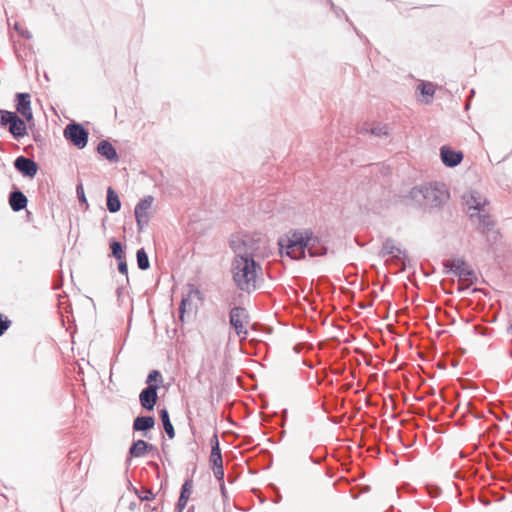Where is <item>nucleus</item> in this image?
<instances>
[{
    "label": "nucleus",
    "mask_w": 512,
    "mask_h": 512,
    "mask_svg": "<svg viewBox=\"0 0 512 512\" xmlns=\"http://www.w3.org/2000/svg\"><path fill=\"white\" fill-rule=\"evenodd\" d=\"M231 275L238 289L251 293L259 288L263 272L260 263L256 259L237 254L231 263Z\"/></svg>",
    "instance_id": "1"
},
{
    "label": "nucleus",
    "mask_w": 512,
    "mask_h": 512,
    "mask_svg": "<svg viewBox=\"0 0 512 512\" xmlns=\"http://www.w3.org/2000/svg\"><path fill=\"white\" fill-rule=\"evenodd\" d=\"M281 255H286L294 260L305 257V250H308L310 256H320L326 253V247L314 249L311 243L310 230H296L286 234L279 240Z\"/></svg>",
    "instance_id": "2"
},
{
    "label": "nucleus",
    "mask_w": 512,
    "mask_h": 512,
    "mask_svg": "<svg viewBox=\"0 0 512 512\" xmlns=\"http://www.w3.org/2000/svg\"><path fill=\"white\" fill-rule=\"evenodd\" d=\"M463 200L470 219L476 221L479 227L492 225V220L486 209L488 201L485 197L477 191H470L463 196Z\"/></svg>",
    "instance_id": "3"
},
{
    "label": "nucleus",
    "mask_w": 512,
    "mask_h": 512,
    "mask_svg": "<svg viewBox=\"0 0 512 512\" xmlns=\"http://www.w3.org/2000/svg\"><path fill=\"white\" fill-rule=\"evenodd\" d=\"M233 250L235 255L242 254L248 257L264 256L266 250V241L262 238L255 239L254 237L247 236L241 242H233Z\"/></svg>",
    "instance_id": "4"
},
{
    "label": "nucleus",
    "mask_w": 512,
    "mask_h": 512,
    "mask_svg": "<svg viewBox=\"0 0 512 512\" xmlns=\"http://www.w3.org/2000/svg\"><path fill=\"white\" fill-rule=\"evenodd\" d=\"M230 325L235 329L236 334L241 339H246L248 335L247 326L249 324V316L242 307H234L230 311Z\"/></svg>",
    "instance_id": "5"
},
{
    "label": "nucleus",
    "mask_w": 512,
    "mask_h": 512,
    "mask_svg": "<svg viewBox=\"0 0 512 512\" xmlns=\"http://www.w3.org/2000/svg\"><path fill=\"white\" fill-rule=\"evenodd\" d=\"M211 444V453L209 456V463L213 470L214 476L222 481L224 478V469H223V459L221 455V450L219 447V440L217 434H214L210 440Z\"/></svg>",
    "instance_id": "6"
},
{
    "label": "nucleus",
    "mask_w": 512,
    "mask_h": 512,
    "mask_svg": "<svg viewBox=\"0 0 512 512\" xmlns=\"http://www.w3.org/2000/svg\"><path fill=\"white\" fill-rule=\"evenodd\" d=\"M437 190L432 187H415L413 188L407 198L414 201L418 205H436Z\"/></svg>",
    "instance_id": "7"
},
{
    "label": "nucleus",
    "mask_w": 512,
    "mask_h": 512,
    "mask_svg": "<svg viewBox=\"0 0 512 512\" xmlns=\"http://www.w3.org/2000/svg\"><path fill=\"white\" fill-rule=\"evenodd\" d=\"M153 201L154 198L152 196H147L136 205L134 212L138 230H142L148 224Z\"/></svg>",
    "instance_id": "8"
},
{
    "label": "nucleus",
    "mask_w": 512,
    "mask_h": 512,
    "mask_svg": "<svg viewBox=\"0 0 512 512\" xmlns=\"http://www.w3.org/2000/svg\"><path fill=\"white\" fill-rule=\"evenodd\" d=\"M64 136L78 148H84L88 141L87 131L79 124H69L64 130Z\"/></svg>",
    "instance_id": "9"
},
{
    "label": "nucleus",
    "mask_w": 512,
    "mask_h": 512,
    "mask_svg": "<svg viewBox=\"0 0 512 512\" xmlns=\"http://www.w3.org/2000/svg\"><path fill=\"white\" fill-rule=\"evenodd\" d=\"M16 97H17V105H16L17 112L20 113L27 122L32 121L33 120V112H32V108H31L30 94L18 93L16 95Z\"/></svg>",
    "instance_id": "10"
},
{
    "label": "nucleus",
    "mask_w": 512,
    "mask_h": 512,
    "mask_svg": "<svg viewBox=\"0 0 512 512\" xmlns=\"http://www.w3.org/2000/svg\"><path fill=\"white\" fill-rule=\"evenodd\" d=\"M440 155L443 163L449 167L458 165L463 159L461 151H455L449 146H443L440 150Z\"/></svg>",
    "instance_id": "11"
},
{
    "label": "nucleus",
    "mask_w": 512,
    "mask_h": 512,
    "mask_svg": "<svg viewBox=\"0 0 512 512\" xmlns=\"http://www.w3.org/2000/svg\"><path fill=\"white\" fill-rule=\"evenodd\" d=\"M14 165L15 168L25 176L34 177L37 173V164L24 156L18 157Z\"/></svg>",
    "instance_id": "12"
},
{
    "label": "nucleus",
    "mask_w": 512,
    "mask_h": 512,
    "mask_svg": "<svg viewBox=\"0 0 512 512\" xmlns=\"http://www.w3.org/2000/svg\"><path fill=\"white\" fill-rule=\"evenodd\" d=\"M139 398L145 409L152 410L157 401V386L149 385L140 393Z\"/></svg>",
    "instance_id": "13"
},
{
    "label": "nucleus",
    "mask_w": 512,
    "mask_h": 512,
    "mask_svg": "<svg viewBox=\"0 0 512 512\" xmlns=\"http://www.w3.org/2000/svg\"><path fill=\"white\" fill-rule=\"evenodd\" d=\"M9 132L15 137V138H22L27 134V127L25 120L20 119L17 114L13 117L9 124Z\"/></svg>",
    "instance_id": "14"
},
{
    "label": "nucleus",
    "mask_w": 512,
    "mask_h": 512,
    "mask_svg": "<svg viewBox=\"0 0 512 512\" xmlns=\"http://www.w3.org/2000/svg\"><path fill=\"white\" fill-rule=\"evenodd\" d=\"M9 204L14 211H20L27 205L26 196L20 191H14L10 194Z\"/></svg>",
    "instance_id": "15"
},
{
    "label": "nucleus",
    "mask_w": 512,
    "mask_h": 512,
    "mask_svg": "<svg viewBox=\"0 0 512 512\" xmlns=\"http://www.w3.org/2000/svg\"><path fill=\"white\" fill-rule=\"evenodd\" d=\"M193 483L190 480L185 481L182 485L181 494L177 503V508L181 512L187 505L189 497L192 493Z\"/></svg>",
    "instance_id": "16"
},
{
    "label": "nucleus",
    "mask_w": 512,
    "mask_h": 512,
    "mask_svg": "<svg viewBox=\"0 0 512 512\" xmlns=\"http://www.w3.org/2000/svg\"><path fill=\"white\" fill-rule=\"evenodd\" d=\"M97 151L100 155L110 161H116L118 159L115 148L108 141H101L98 144Z\"/></svg>",
    "instance_id": "17"
},
{
    "label": "nucleus",
    "mask_w": 512,
    "mask_h": 512,
    "mask_svg": "<svg viewBox=\"0 0 512 512\" xmlns=\"http://www.w3.org/2000/svg\"><path fill=\"white\" fill-rule=\"evenodd\" d=\"M155 420L151 416L137 417L133 423V429L136 431H145L153 428Z\"/></svg>",
    "instance_id": "18"
},
{
    "label": "nucleus",
    "mask_w": 512,
    "mask_h": 512,
    "mask_svg": "<svg viewBox=\"0 0 512 512\" xmlns=\"http://www.w3.org/2000/svg\"><path fill=\"white\" fill-rule=\"evenodd\" d=\"M151 449L152 446L147 444L144 440H138L130 447L129 453L133 457H142Z\"/></svg>",
    "instance_id": "19"
},
{
    "label": "nucleus",
    "mask_w": 512,
    "mask_h": 512,
    "mask_svg": "<svg viewBox=\"0 0 512 512\" xmlns=\"http://www.w3.org/2000/svg\"><path fill=\"white\" fill-rule=\"evenodd\" d=\"M121 203L117 193L109 187L107 189V208L111 213L118 212L120 210Z\"/></svg>",
    "instance_id": "20"
},
{
    "label": "nucleus",
    "mask_w": 512,
    "mask_h": 512,
    "mask_svg": "<svg viewBox=\"0 0 512 512\" xmlns=\"http://www.w3.org/2000/svg\"><path fill=\"white\" fill-rule=\"evenodd\" d=\"M450 267L459 275L465 277L468 280L470 276L473 275V272L466 266L465 262L462 260L453 261Z\"/></svg>",
    "instance_id": "21"
},
{
    "label": "nucleus",
    "mask_w": 512,
    "mask_h": 512,
    "mask_svg": "<svg viewBox=\"0 0 512 512\" xmlns=\"http://www.w3.org/2000/svg\"><path fill=\"white\" fill-rule=\"evenodd\" d=\"M160 418H161V421L163 423L164 430L167 433L168 437L170 439H173L174 436H175V431H174L172 423L170 422L169 414H168V411L166 409H162L160 411Z\"/></svg>",
    "instance_id": "22"
},
{
    "label": "nucleus",
    "mask_w": 512,
    "mask_h": 512,
    "mask_svg": "<svg viewBox=\"0 0 512 512\" xmlns=\"http://www.w3.org/2000/svg\"><path fill=\"white\" fill-rule=\"evenodd\" d=\"M417 89L424 97H426V103H428L430 98H432L435 94V85L431 82H421Z\"/></svg>",
    "instance_id": "23"
},
{
    "label": "nucleus",
    "mask_w": 512,
    "mask_h": 512,
    "mask_svg": "<svg viewBox=\"0 0 512 512\" xmlns=\"http://www.w3.org/2000/svg\"><path fill=\"white\" fill-rule=\"evenodd\" d=\"M137 263L141 270H146L149 268V259L144 249L137 251Z\"/></svg>",
    "instance_id": "24"
},
{
    "label": "nucleus",
    "mask_w": 512,
    "mask_h": 512,
    "mask_svg": "<svg viewBox=\"0 0 512 512\" xmlns=\"http://www.w3.org/2000/svg\"><path fill=\"white\" fill-rule=\"evenodd\" d=\"M15 112H11L8 110H0V125L1 126H9L11 120L15 116Z\"/></svg>",
    "instance_id": "25"
},
{
    "label": "nucleus",
    "mask_w": 512,
    "mask_h": 512,
    "mask_svg": "<svg viewBox=\"0 0 512 512\" xmlns=\"http://www.w3.org/2000/svg\"><path fill=\"white\" fill-rule=\"evenodd\" d=\"M110 248H111L113 256L116 259H118V260L123 259V249H122V245L120 242H117V241L112 242L110 245Z\"/></svg>",
    "instance_id": "26"
},
{
    "label": "nucleus",
    "mask_w": 512,
    "mask_h": 512,
    "mask_svg": "<svg viewBox=\"0 0 512 512\" xmlns=\"http://www.w3.org/2000/svg\"><path fill=\"white\" fill-rule=\"evenodd\" d=\"M136 493L141 501H150L155 498V494L150 489H143L140 493Z\"/></svg>",
    "instance_id": "27"
},
{
    "label": "nucleus",
    "mask_w": 512,
    "mask_h": 512,
    "mask_svg": "<svg viewBox=\"0 0 512 512\" xmlns=\"http://www.w3.org/2000/svg\"><path fill=\"white\" fill-rule=\"evenodd\" d=\"M11 321L0 314V336L10 327Z\"/></svg>",
    "instance_id": "28"
},
{
    "label": "nucleus",
    "mask_w": 512,
    "mask_h": 512,
    "mask_svg": "<svg viewBox=\"0 0 512 512\" xmlns=\"http://www.w3.org/2000/svg\"><path fill=\"white\" fill-rule=\"evenodd\" d=\"M371 133L376 135V136H382V135H387L388 134L386 127L373 128L371 130Z\"/></svg>",
    "instance_id": "29"
},
{
    "label": "nucleus",
    "mask_w": 512,
    "mask_h": 512,
    "mask_svg": "<svg viewBox=\"0 0 512 512\" xmlns=\"http://www.w3.org/2000/svg\"><path fill=\"white\" fill-rule=\"evenodd\" d=\"M310 238H311V243H313V248L314 249H320V247L323 246L321 244L320 240L317 237L313 236L312 231H310Z\"/></svg>",
    "instance_id": "30"
},
{
    "label": "nucleus",
    "mask_w": 512,
    "mask_h": 512,
    "mask_svg": "<svg viewBox=\"0 0 512 512\" xmlns=\"http://www.w3.org/2000/svg\"><path fill=\"white\" fill-rule=\"evenodd\" d=\"M118 270L121 274L127 275V273H128L127 263L125 261L120 260V263L118 265Z\"/></svg>",
    "instance_id": "31"
},
{
    "label": "nucleus",
    "mask_w": 512,
    "mask_h": 512,
    "mask_svg": "<svg viewBox=\"0 0 512 512\" xmlns=\"http://www.w3.org/2000/svg\"><path fill=\"white\" fill-rule=\"evenodd\" d=\"M158 377H160V373L156 370L152 371L149 375H148V379H147V382L150 383L154 380H156Z\"/></svg>",
    "instance_id": "32"
},
{
    "label": "nucleus",
    "mask_w": 512,
    "mask_h": 512,
    "mask_svg": "<svg viewBox=\"0 0 512 512\" xmlns=\"http://www.w3.org/2000/svg\"><path fill=\"white\" fill-rule=\"evenodd\" d=\"M508 331H509V333H511V334H512V323L510 324V326H509V328H508Z\"/></svg>",
    "instance_id": "33"
},
{
    "label": "nucleus",
    "mask_w": 512,
    "mask_h": 512,
    "mask_svg": "<svg viewBox=\"0 0 512 512\" xmlns=\"http://www.w3.org/2000/svg\"><path fill=\"white\" fill-rule=\"evenodd\" d=\"M384 248L388 250V243L384 245Z\"/></svg>",
    "instance_id": "34"
}]
</instances>
